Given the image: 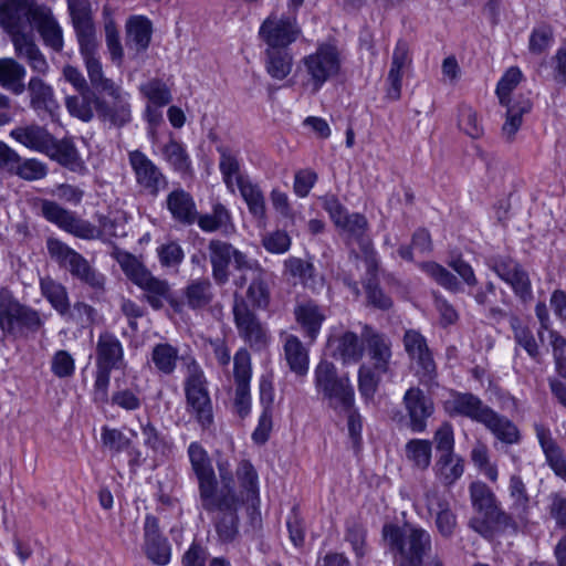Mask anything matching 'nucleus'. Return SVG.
Masks as SVG:
<instances>
[{
	"mask_svg": "<svg viewBox=\"0 0 566 566\" xmlns=\"http://www.w3.org/2000/svg\"><path fill=\"white\" fill-rule=\"evenodd\" d=\"M211 265V276L219 286L230 280V265L238 272L251 271L253 277L247 290V297L255 308H265L270 303V289L266 282V271L260 262L251 259L243 251L228 241L211 239L207 245Z\"/></svg>",
	"mask_w": 566,
	"mask_h": 566,
	"instance_id": "f257e3e1",
	"label": "nucleus"
},
{
	"mask_svg": "<svg viewBox=\"0 0 566 566\" xmlns=\"http://www.w3.org/2000/svg\"><path fill=\"white\" fill-rule=\"evenodd\" d=\"M84 65L92 87L106 94V96L96 97L95 101L98 119L115 128L128 125L133 119L129 93L112 78L105 76L99 59Z\"/></svg>",
	"mask_w": 566,
	"mask_h": 566,
	"instance_id": "f03ea898",
	"label": "nucleus"
},
{
	"mask_svg": "<svg viewBox=\"0 0 566 566\" xmlns=\"http://www.w3.org/2000/svg\"><path fill=\"white\" fill-rule=\"evenodd\" d=\"M381 537L396 566H423L432 552V536L419 525L386 523Z\"/></svg>",
	"mask_w": 566,
	"mask_h": 566,
	"instance_id": "7ed1b4c3",
	"label": "nucleus"
},
{
	"mask_svg": "<svg viewBox=\"0 0 566 566\" xmlns=\"http://www.w3.org/2000/svg\"><path fill=\"white\" fill-rule=\"evenodd\" d=\"M470 502L478 516L469 521V526L489 538L495 530L514 528L516 523L512 514L504 511L492 489L482 481L469 485Z\"/></svg>",
	"mask_w": 566,
	"mask_h": 566,
	"instance_id": "20e7f679",
	"label": "nucleus"
},
{
	"mask_svg": "<svg viewBox=\"0 0 566 566\" xmlns=\"http://www.w3.org/2000/svg\"><path fill=\"white\" fill-rule=\"evenodd\" d=\"M315 388L336 413L348 412L355 405L354 386L347 374L338 375L336 366L321 360L314 370Z\"/></svg>",
	"mask_w": 566,
	"mask_h": 566,
	"instance_id": "39448f33",
	"label": "nucleus"
},
{
	"mask_svg": "<svg viewBox=\"0 0 566 566\" xmlns=\"http://www.w3.org/2000/svg\"><path fill=\"white\" fill-rule=\"evenodd\" d=\"M43 325L39 311L21 303L9 289L0 290V329L6 336L25 337L39 332Z\"/></svg>",
	"mask_w": 566,
	"mask_h": 566,
	"instance_id": "423d86ee",
	"label": "nucleus"
},
{
	"mask_svg": "<svg viewBox=\"0 0 566 566\" xmlns=\"http://www.w3.org/2000/svg\"><path fill=\"white\" fill-rule=\"evenodd\" d=\"M95 355L94 399L106 402L111 373L126 368L124 347L115 334L106 331L98 336Z\"/></svg>",
	"mask_w": 566,
	"mask_h": 566,
	"instance_id": "0eeeda50",
	"label": "nucleus"
},
{
	"mask_svg": "<svg viewBox=\"0 0 566 566\" xmlns=\"http://www.w3.org/2000/svg\"><path fill=\"white\" fill-rule=\"evenodd\" d=\"M200 500L202 510L212 515V523L222 543L233 542L239 534V509L244 500L239 494L226 492L218 497L213 493Z\"/></svg>",
	"mask_w": 566,
	"mask_h": 566,
	"instance_id": "6e6552de",
	"label": "nucleus"
},
{
	"mask_svg": "<svg viewBox=\"0 0 566 566\" xmlns=\"http://www.w3.org/2000/svg\"><path fill=\"white\" fill-rule=\"evenodd\" d=\"M185 396L187 412L201 428H209L213 422L212 402L203 370L195 359L187 364Z\"/></svg>",
	"mask_w": 566,
	"mask_h": 566,
	"instance_id": "1a4fd4ad",
	"label": "nucleus"
},
{
	"mask_svg": "<svg viewBox=\"0 0 566 566\" xmlns=\"http://www.w3.org/2000/svg\"><path fill=\"white\" fill-rule=\"evenodd\" d=\"M66 3L84 64L99 59L90 0H66Z\"/></svg>",
	"mask_w": 566,
	"mask_h": 566,
	"instance_id": "9d476101",
	"label": "nucleus"
},
{
	"mask_svg": "<svg viewBox=\"0 0 566 566\" xmlns=\"http://www.w3.org/2000/svg\"><path fill=\"white\" fill-rule=\"evenodd\" d=\"M302 63L313 91L317 92L325 82L338 74L340 70L339 51L333 44L323 43L314 53L304 56Z\"/></svg>",
	"mask_w": 566,
	"mask_h": 566,
	"instance_id": "9b49d317",
	"label": "nucleus"
},
{
	"mask_svg": "<svg viewBox=\"0 0 566 566\" xmlns=\"http://www.w3.org/2000/svg\"><path fill=\"white\" fill-rule=\"evenodd\" d=\"M127 156L136 186L142 193L156 198L168 188L167 176L145 153L135 149L128 151Z\"/></svg>",
	"mask_w": 566,
	"mask_h": 566,
	"instance_id": "f8f14e48",
	"label": "nucleus"
},
{
	"mask_svg": "<svg viewBox=\"0 0 566 566\" xmlns=\"http://www.w3.org/2000/svg\"><path fill=\"white\" fill-rule=\"evenodd\" d=\"M407 353L417 377L423 385H431L437 378V365L426 337L416 329H407L402 337Z\"/></svg>",
	"mask_w": 566,
	"mask_h": 566,
	"instance_id": "ddd939ff",
	"label": "nucleus"
},
{
	"mask_svg": "<svg viewBox=\"0 0 566 566\" xmlns=\"http://www.w3.org/2000/svg\"><path fill=\"white\" fill-rule=\"evenodd\" d=\"M489 268L509 284L514 294L524 303L533 298L532 283L527 271L509 256H493L488 261Z\"/></svg>",
	"mask_w": 566,
	"mask_h": 566,
	"instance_id": "4468645a",
	"label": "nucleus"
},
{
	"mask_svg": "<svg viewBox=\"0 0 566 566\" xmlns=\"http://www.w3.org/2000/svg\"><path fill=\"white\" fill-rule=\"evenodd\" d=\"M232 312L239 335L251 347L263 348L268 343L266 331L256 315L250 310L243 296L234 294Z\"/></svg>",
	"mask_w": 566,
	"mask_h": 566,
	"instance_id": "2eb2a0df",
	"label": "nucleus"
},
{
	"mask_svg": "<svg viewBox=\"0 0 566 566\" xmlns=\"http://www.w3.org/2000/svg\"><path fill=\"white\" fill-rule=\"evenodd\" d=\"M259 34L268 45L266 49H289L301 34L295 18L269 15L261 24Z\"/></svg>",
	"mask_w": 566,
	"mask_h": 566,
	"instance_id": "dca6fc26",
	"label": "nucleus"
},
{
	"mask_svg": "<svg viewBox=\"0 0 566 566\" xmlns=\"http://www.w3.org/2000/svg\"><path fill=\"white\" fill-rule=\"evenodd\" d=\"M251 356L245 348H240L233 357V378L235 384L234 408L241 418L247 417L251 410Z\"/></svg>",
	"mask_w": 566,
	"mask_h": 566,
	"instance_id": "f3484780",
	"label": "nucleus"
},
{
	"mask_svg": "<svg viewBox=\"0 0 566 566\" xmlns=\"http://www.w3.org/2000/svg\"><path fill=\"white\" fill-rule=\"evenodd\" d=\"M41 4L35 0H2L0 27L11 35L22 32L28 23H32Z\"/></svg>",
	"mask_w": 566,
	"mask_h": 566,
	"instance_id": "a211bd4d",
	"label": "nucleus"
},
{
	"mask_svg": "<svg viewBox=\"0 0 566 566\" xmlns=\"http://www.w3.org/2000/svg\"><path fill=\"white\" fill-rule=\"evenodd\" d=\"M444 411L451 417H462L481 423L492 409L479 396L472 392L451 390L443 402Z\"/></svg>",
	"mask_w": 566,
	"mask_h": 566,
	"instance_id": "6ab92c4d",
	"label": "nucleus"
},
{
	"mask_svg": "<svg viewBox=\"0 0 566 566\" xmlns=\"http://www.w3.org/2000/svg\"><path fill=\"white\" fill-rule=\"evenodd\" d=\"M426 506L428 512L434 515V524L439 534L444 538L452 537L458 521L447 497L437 490H430L426 493Z\"/></svg>",
	"mask_w": 566,
	"mask_h": 566,
	"instance_id": "aec40b11",
	"label": "nucleus"
},
{
	"mask_svg": "<svg viewBox=\"0 0 566 566\" xmlns=\"http://www.w3.org/2000/svg\"><path fill=\"white\" fill-rule=\"evenodd\" d=\"M403 405L408 412L412 432H423L427 428V419L433 413L432 400L418 387L409 388L403 396Z\"/></svg>",
	"mask_w": 566,
	"mask_h": 566,
	"instance_id": "412c9836",
	"label": "nucleus"
},
{
	"mask_svg": "<svg viewBox=\"0 0 566 566\" xmlns=\"http://www.w3.org/2000/svg\"><path fill=\"white\" fill-rule=\"evenodd\" d=\"M45 46L60 53L64 48L63 29L46 4H41L32 21Z\"/></svg>",
	"mask_w": 566,
	"mask_h": 566,
	"instance_id": "4be33fe9",
	"label": "nucleus"
},
{
	"mask_svg": "<svg viewBox=\"0 0 566 566\" xmlns=\"http://www.w3.org/2000/svg\"><path fill=\"white\" fill-rule=\"evenodd\" d=\"M365 342L350 331L334 334L328 338V347L332 356L340 360L344 365L358 363L365 353Z\"/></svg>",
	"mask_w": 566,
	"mask_h": 566,
	"instance_id": "5701e85b",
	"label": "nucleus"
},
{
	"mask_svg": "<svg viewBox=\"0 0 566 566\" xmlns=\"http://www.w3.org/2000/svg\"><path fill=\"white\" fill-rule=\"evenodd\" d=\"M188 457L192 471L198 480L199 499L211 494L214 482V470L207 451L200 443L191 442L188 447Z\"/></svg>",
	"mask_w": 566,
	"mask_h": 566,
	"instance_id": "b1692460",
	"label": "nucleus"
},
{
	"mask_svg": "<svg viewBox=\"0 0 566 566\" xmlns=\"http://www.w3.org/2000/svg\"><path fill=\"white\" fill-rule=\"evenodd\" d=\"M368 355L373 361V366L378 373H387L391 360V342L381 333L376 332L373 327L365 325L361 332Z\"/></svg>",
	"mask_w": 566,
	"mask_h": 566,
	"instance_id": "393cba45",
	"label": "nucleus"
},
{
	"mask_svg": "<svg viewBox=\"0 0 566 566\" xmlns=\"http://www.w3.org/2000/svg\"><path fill=\"white\" fill-rule=\"evenodd\" d=\"M138 287L143 290L144 300L153 310H161L165 303H168L175 311H181V303L172 296L170 285L166 280L158 279L150 273Z\"/></svg>",
	"mask_w": 566,
	"mask_h": 566,
	"instance_id": "a878e982",
	"label": "nucleus"
},
{
	"mask_svg": "<svg viewBox=\"0 0 566 566\" xmlns=\"http://www.w3.org/2000/svg\"><path fill=\"white\" fill-rule=\"evenodd\" d=\"M166 208L170 212L171 218L182 226H191L198 218L193 197L180 187L167 195Z\"/></svg>",
	"mask_w": 566,
	"mask_h": 566,
	"instance_id": "bb28decb",
	"label": "nucleus"
},
{
	"mask_svg": "<svg viewBox=\"0 0 566 566\" xmlns=\"http://www.w3.org/2000/svg\"><path fill=\"white\" fill-rule=\"evenodd\" d=\"M46 249L50 258L60 268L67 270L73 277L90 263L81 253L55 238L46 240Z\"/></svg>",
	"mask_w": 566,
	"mask_h": 566,
	"instance_id": "cd10ccee",
	"label": "nucleus"
},
{
	"mask_svg": "<svg viewBox=\"0 0 566 566\" xmlns=\"http://www.w3.org/2000/svg\"><path fill=\"white\" fill-rule=\"evenodd\" d=\"M46 249L50 258L60 268L67 270L73 277L90 263L81 253L55 238L46 240Z\"/></svg>",
	"mask_w": 566,
	"mask_h": 566,
	"instance_id": "c85d7f7f",
	"label": "nucleus"
},
{
	"mask_svg": "<svg viewBox=\"0 0 566 566\" xmlns=\"http://www.w3.org/2000/svg\"><path fill=\"white\" fill-rule=\"evenodd\" d=\"M46 249L50 258L60 268L67 270L73 277L90 263L81 253L55 238L46 240Z\"/></svg>",
	"mask_w": 566,
	"mask_h": 566,
	"instance_id": "c756f323",
	"label": "nucleus"
},
{
	"mask_svg": "<svg viewBox=\"0 0 566 566\" xmlns=\"http://www.w3.org/2000/svg\"><path fill=\"white\" fill-rule=\"evenodd\" d=\"M11 36L17 56L25 60L34 72L45 75L50 66L33 38L23 32L15 33Z\"/></svg>",
	"mask_w": 566,
	"mask_h": 566,
	"instance_id": "7c9ffc66",
	"label": "nucleus"
},
{
	"mask_svg": "<svg viewBox=\"0 0 566 566\" xmlns=\"http://www.w3.org/2000/svg\"><path fill=\"white\" fill-rule=\"evenodd\" d=\"M410 64L411 57L407 42L398 41L392 53L391 66L387 77L389 83L387 97L389 99L397 101L400 98L402 73Z\"/></svg>",
	"mask_w": 566,
	"mask_h": 566,
	"instance_id": "2f4dec72",
	"label": "nucleus"
},
{
	"mask_svg": "<svg viewBox=\"0 0 566 566\" xmlns=\"http://www.w3.org/2000/svg\"><path fill=\"white\" fill-rule=\"evenodd\" d=\"M44 154L71 171L82 172L85 170L84 161L74 143L69 138L56 139L53 136Z\"/></svg>",
	"mask_w": 566,
	"mask_h": 566,
	"instance_id": "473e14b6",
	"label": "nucleus"
},
{
	"mask_svg": "<svg viewBox=\"0 0 566 566\" xmlns=\"http://www.w3.org/2000/svg\"><path fill=\"white\" fill-rule=\"evenodd\" d=\"M482 424L493 437L504 444L520 443L522 436L517 426L507 417L499 413L493 408L484 417Z\"/></svg>",
	"mask_w": 566,
	"mask_h": 566,
	"instance_id": "72a5a7b5",
	"label": "nucleus"
},
{
	"mask_svg": "<svg viewBox=\"0 0 566 566\" xmlns=\"http://www.w3.org/2000/svg\"><path fill=\"white\" fill-rule=\"evenodd\" d=\"M25 88L30 96V106L36 113H53L59 108L53 87L39 76H32Z\"/></svg>",
	"mask_w": 566,
	"mask_h": 566,
	"instance_id": "f704fd0d",
	"label": "nucleus"
},
{
	"mask_svg": "<svg viewBox=\"0 0 566 566\" xmlns=\"http://www.w3.org/2000/svg\"><path fill=\"white\" fill-rule=\"evenodd\" d=\"M126 45L137 53L145 52L150 44L153 23L144 15H132L125 24Z\"/></svg>",
	"mask_w": 566,
	"mask_h": 566,
	"instance_id": "c9c22d12",
	"label": "nucleus"
},
{
	"mask_svg": "<svg viewBox=\"0 0 566 566\" xmlns=\"http://www.w3.org/2000/svg\"><path fill=\"white\" fill-rule=\"evenodd\" d=\"M10 136L27 148L42 154L48 150L53 137L45 127L36 124L18 126L11 130Z\"/></svg>",
	"mask_w": 566,
	"mask_h": 566,
	"instance_id": "e433bc0d",
	"label": "nucleus"
},
{
	"mask_svg": "<svg viewBox=\"0 0 566 566\" xmlns=\"http://www.w3.org/2000/svg\"><path fill=\"white\" fill-rule=\"evenodd\" d=\"M294 315L305 335L314 342L325 319L322 308L313 301H306L295 306Z\"/></svg>",
	"mask_w": 566,
	"mask_h": 566,
	"instance_id": "4c0bfd02",
	"label": "nucleus"
},
{
	"mask_svg": "<svg viewBox=\"0 0 566 566\" xmlns=\"http://www.w3.org/2000/svg\"><path fill=\"white\" fill-rule=\"evenodd\" d=\"M284 359L292 373L305 376L308 371V350L295 335H286L283 343Z\"/></svg>",
	"mask_w": 566,
	"mask_h": 566,
	"instance_id": "58836bf2",
	"label": "nucleus"
},
{
	"mask_svg": "<svg viewBox=\"0 0 566 566\" xmlns=\"http://www.w3.org/2000/svg\"><path fill=\"white\" fill-rule=\"evenodd\" d=\"M25 67L12 57L0 59V86L14 95L25 91Z\"/></svg>",
	"mask_w": 566,
	"mask_h": 566,
	"instance_id": "ea45409f",
	"label": "nucleus"
},
{
	"mask_svg": "<svg viewBox=\"0 0 566 566\" xmlns=\"http://www.w3.org/2000/svg\"><path fill=\"white\" fill-rule=\"evenodd\" d=\"M238 189L245 201L249 212L259 221L266 220V205L264 195L259 185L253 184L249 178L238 179Z\"/></svg>",
	"mask_w": 566,
	"mask_h": 566,
	"instance_id": "a19ab883",
	"label": "nucleus"
},
{
	"mask_svg": "<svg viewBox=\"0 0 566 566\" xmlns=\"http://www.w3.org/2000/svg\"><path fill=\"white\" fill-rule=\"evenodd\" d=\"M264 55V66L272 78L282 81L290 75L293 55L289 49H265Z\"/></svg>",
	"mask_w": 566,
	"mask_h": 566,
	"instance_id": "79ce46f5",
	"label": "nucleus"
},
{
	"mask_svg": "<svg viewBox=\"0 0 566 566\" xmlns=\"http://www.w3.org/2000/svg\"><path fill=\"white\" fill-rule=\"evenodd\" d=\"M182 295L188 307L202 308L213 298L212 284L207 277L191 280L184 289Z\"/></svg>",
	"mask_w": 566,
	"mask_h": 566,
	"instance_id": "37998d69",
	"label": "nucleus"
},
{
	"mask_svg": "<svg viewBox=\"0 0 566 566\" xmlns=\"http://www.w3.org/2000/svg\"><path fill=\"white\" fill-rule=\"evenodd\" d=\"M535 432L548 465L552 468L554 473L557 474L566 467V459L564 458L562 449L552 438L551 430L545 426L536 424Z\"/></svg>",
	"mask_w": 566,
	"mask_h": 566,
	"instance_id": "c03bdc74",
	"label": "nucleus"
},
{
	"mask_svg": "<svg viewBox=\"0 0 566 566\" xmlns=\"http://www.w3.org/2000/svg\"><path fill=\"white\" fill-rule=\"evenodd\" d=\"M96 97L99 95L88 88L86 92H78L77 95L66 96L65 107L73 117L88 123L94 117Z\"/></svg>",
	"mask_w": 566,
	"mask_h": 566,
	"instance_id": "a18cd8bd",
	"label": "nucleus"
},
{
	"mask_svg": "<svg viewBox=\"0 0 566 566\" xmlns=\"http://www.w3.org/2000/svg\"><path fill=\"white\" fill-rule=\"evenodd\" d=\"M504 106L507 109L506 118L502 126V135L507 142H512L522 126L523 115L531 111L532 103L528 98H520Z\"/></svg>",
	"mask_w": 566,
	"mask_h": 566,
	"instance_id": "49530a36",
	"label": "nucleus"
},
{
	"mask_svg": "<svg viewBox=\"0 0 566 566\" xmlns=\"http://www.w3.org/2000/svg\"><path fill=\"white\" fill-rule=\"evenodd\" d=\"M150 359L157 373L169 376L177 368L179 350L168 343H159L153 347Z\"/></svg>",
	"mask_w": 566,
	"mask_h": 566,
	"instance_id": "de8ad7c7",
	"label": "nucleus"
},
{
	"mask_svg": "<svg viewBox=\"0 0 566 566\" xmlns=\"http://www.w3.org/2000/svg\"><path fill=\"white\" fill-rule=\"evenodd\" d=\"M217 151L220 155L219 169L227 188L234 192V185L238 186L239 178H247L240 172L238 155L227 146H218Z\"/></svg>",
	"mask_w": 566,
	"mask_h": 566,
	"instance_id": "09e8293b",
	"label": "nucleus"
},
{
	"mask_svg": "<svg viewBox=\"0 0 566 566\" xmlns=\"http://www.w3.org/2000/svg\"><path fill=\"white\" fill-rule=\"evenodd\" d=\"M40 289L42 295L59 314L66 315L69 313L70 301L64 285L51 277H43L40 281Z\"/></svg>",
	"mask_w": 566,
	"mask_h": 566,
	"instance_id": "8fccbe9b",
	"label": "nucleus"
},
{
	"mask_svg": "<svg viewBox=\"0 0 566 566\" xmlns=\"http://www.w3.org/2000/svg\"><path fill=\"white\" fill-rule=\"evenodd\" d=\"M434 470L437 478L444 485H452L463 474V460L455 453L441 454L436 462Z\"/></svg>",
	"mask_w": 566,
	"mask_h": 566,
	"instance_id": "3c124183",
	"label": "nucleus"
},
{
	"mask_svg": "<svg viewBox=\"0 0 566 566\" xmlns=\"http://www.w3.org/2000/svg\"><path fill=\"white\" fill-rule=\"evenodd\" d=\"M509 494L512 500V516L516 515L523 518L527 515L530 509V495L526 485L520 474H512L509 481Z\"/></svg>",
	"mask_w": 566,
	"mask_h": 566,
	"instance_id": "603ef678",
	"label": "nucleus"
},
{
	"mask_svg": "<svg viewBox=\"0 0 566 566\" xmlns=\"http://www.w3.org/2000/svg\"><path fill=\"white\" fill-rule=\"evenodd\" d=\"M284 273L306 287H314L315 266L301 258L291 256L284 261Z\"/></svg>",
	"mask_w": 566,
	"mask_h": 566,
	"instance_id": "864d4df0",
	"label": "nucleus"
},
{
	"mask_svg": "<svg viewBox=\"0 0 566 566\" xmlns=\"http://www.w3.org/2000/svg\"><path fill=\"white\" fill-rule=\"evenodd\" d=\"M235 475L240 485V493L245 494L247 500L259 499V476L252 463L248 460L239 462Z\"/></svg>",
	"mask_w": 566,
	"mask_h": 566,
	"instance_id": "5fc2aeb1",
	"label": "nucleus"
},
{
	"mask_svg": "<svg viewBox=\"0 0 566 566\" xmlns=\"http://www.w3.org/2000/svg\"><path fill=\"white\" fill-rule=\"evenodd\" d=\"M103 17H104V30H105V41L106 46L111 55V60L118 65L123 61L124 50L120 43L119 33L116 27V23L111 14L109 7L105 6L103 8Z\"/></svg>",
	"mask_w": 566,
	"mask_h": 566,
	"instance_id": "6e6d98bb",
	"label": "nucleus"
},
{
	"mask_svg": "<svg viewBox=\"0 0 566 566\" xmlns=\"http://www.w3.org/2000/svg\"><path fill=\"white\" fill-rule=\"evenodd\" d=\"M163 157L177 172L185 174L190 170L191 160L186 148L174 138L163 147Z\"/></svg>",
	"mask_w": 566,
	"mask_h": 566,
	"instance_id": "4d7b16f0",
	"label": "nucleus"
},
{
	"mask_svg": "<svg viewBox=\"0 0 566 566\" xmlns=\"http://www.w3.org/2000/svg\"><path fill=\"white\" fill-rule=\"evenodd\" d=\"M406 457L412 464L420 469L426 470L431 463L432 443L429 440L412 439L407 442Z\"/></svg>",
	"mask_w": 566,
	"mask_h": 566,
	"instance_id": "13d9d810",
	"label": "nucleus"
},
{
	"mask_svg": "<svg viewBox=\"0 0 566 566\" xmlns=\"http://www.w3.org/2000/svg\"><path fill=\"white\" fill-rule=\"evenodd\" d=\"M196 222L202 231L214 232L231 224V216L222 203H216L211 213H198Z\"/></svg>",
	"mask_w": 566,
	"mask_h": 566,
	"instance_id": "bf43d9fd",
	"label": "nucleus"
},
{
	"mask_svg": "<svg viewBox=\"0 0 566 566\" xmlns=\"http://www.w3.org/2000/svg\"><path fill=\"white\" fill-rule=\"evenodd\" d=\"M510 326L516 344L523 347L533 359H536L539 350L532 331L515 315L510 316Z\"/></svg>",
	"mask_w": 566,
	"mask_h": 566,
	"instance_id": "052dcab7",
	"label": "nucleus"
},
{
	"mask_svg": "<svg viewBox=\"0 0 566 566\" xmlns=\"http://www.w3.org/2000/svg\"><path fill=\"white\" fill-rule=\"evenodd\" d=\"M420 269L433 279L439 285L451 292H459L461 285L458 279L446 268L436 262H422L419 264Z\"/></svg>",
	"mask_w": 566,
	"mask_h": 566,
	"instance_id": "680f3d73",
	"label": "nucleus"
},
{
	"mask_svg": "<svg viewBox=\"0 0 566 566\" xmlns=\"http://www.w3.org/2000/svg\"><path fill=\"white\" fill-rule=\"evenodd\" d=\"M384 373H378L374 366H367L363 364L358 369V390L360 396L366 400L370 401L374 399L375 394L377 392L380 375Z\"/></svg>",
	"mask_w": 566,
	"mask_h": 566,
	"instance_id": "e2e57ef3",
	"label": "nucleus"
},
{
	"mask_svg": "<svg viewBox=\"0 0 566 566\" xmlns=\"http://www.w3.org/2000/svg\"><path fill=\"white\" fill-rule=\"evenodd\" d=\"M367 530L357 521H347L345 530V541L352 546L355 556L361 559L367 554Z\"/></svg>",
	"mask_w": 566,
	"mask_h": 566,
	"instance_id": "0e129e2a",
	"label": "nucleus"
},
{
	"mask_svg": "<svg viewBox=\"0 0 566 566\" xmlns=\"http://www.w3.org/2000/svg\"><path fill=\"white\" fill-rule=\"evenodd\" d=\"M116 260L125 275L137 286L150 274L144 264L128 252L117 253Z\"/></svg>",
	"mask_w": 566,
	"mask_h": 566,
	"instance_id": "69168bd1",
	"label": "nucleus"
},
{
	"mask_svg": "<svg viewBox=\"0 0 566 566\" xmlns=\"http://www.w3.org/2000/svg\"><path fill=\"white\" fill-rule=\"evenodd\" d=\"M140 93L155 106L163 107L170 103L171 94L168 86L158 78L140 85Z\"/></svg>",
	"mask_w": 566,
	"mask_h": 566,
	"instance_id": "338daca9",
	"label": "nucleus"
},
{
	"mask_svg": "<svg viewBox=\"0 0 566 566\" xmlns=\"http://www.w3.org/2000/svg\"><path fill=\"white\" fill-rule=\"evenodd\" d=\"M523 78L521 70L516 66L510 67L496 85V95L501 105L511 103L510 94Z\"/></svg>",
	"mask_w": 566,
	"mask_h": 566,
	"instance_id": "774afa93",
	"label": "nucleus"
}]
</instances>
